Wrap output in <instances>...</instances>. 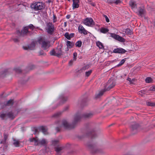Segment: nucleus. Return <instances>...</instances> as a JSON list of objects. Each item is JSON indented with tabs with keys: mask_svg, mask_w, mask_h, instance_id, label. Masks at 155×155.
I'll return each mask as SVG.
<instances>
[{
	"mask_svg": "<svg viewBox=\"0 0 155 155\" xmlns=\"http://www.w3.org/2000/svg\"><path fill=\"white\" fill-rule=\"evenodd\" d=\"M94 115V113L93 112H90L83 114L80 113H77L74 116L73 121L71 124H69L66 120H63L61 122H60L62 124L59 127H57L56 128V130L57 132H58L60 130V128L62 127L68 129L72 128L74 127L75 124L80 120L81 118H90L92 117Z\"/></svg>",
	"mask_w": 155,
	"mask_h": 155,
	"instance_id": "1",
	"label": "nucleus"
},
{
	"mask_svg": "<svg viewBox=\"0 0 155 155\" xmlns=\"http://www.w3.org/2000/svg\"><path fill=\"white\" fill-rule=\"evenodd\" d=\"M115 81L113 79L109 80L106 86H104V89L100 91L99 93L96 94L95 95V97L97 98L102 96L104 92L106 91H109L113 87L115 86Z\"/></svg>",
	"mask_w": 155,
	"mask_h": 155,
	"instance_id": "2",
	"label": "nucleus"
},
{
	"mask_svg": "<svg viewBox=\"0 0 155 155\" xmlns=\"http://www.w3.org/2000/svg\"><path fill=\"white\" fill-rule=\"evenodd\" d=\"M38 42L41 45V48L43 50H46L50 47V42L43 38L39 39Z\"/></svg>",
	"mask_w": 155,
	"mask_h": 155,
	"instance_id": "3",
	"label": "nucleus"
},
{
	"mask_svg": "<svg viewBox=\"0 0 155 155\" xmlns=\"http://www.w3.org/2000/svg\"><path fill=\"white\" fill-rule=\"evenodd\" d=\"M44 4L41 2H36L31 5V8L35 11H38L44 8Z\"/></svg>",
	"mask_w": 155,
	"mask_h": 155,
	"instance_id": "4",
	"label": "nucleus"
},
{
	"mask_svg": "<svg viewBox=\"0 0 155 155\" xmlns=\"http://www.w3.org/2000/svg\"><path fill=\"white\" fill-rule=\"evenodd\" d=\"M87 147L91 150V152L93 153H101L102 152V150L100 149H99L96 147L95 144L91 143L90 144L88 143L87 144Z\"/></svg>",
	"mask_w": 155,
	"mask_h": 155,
	"instance_id": "5",
	"label": "nucleus"
},
{
	"mask_svg": "<svg viewBox=\"0 0 155 155\" xmlns=\"http://www.w3.org/2000/svg\"><path fill=\"white\" fill-rule=\"evenodd\" d=\"M29 140L30 142H33L34 144L35 145H37L39 143L41 145H44L47 143L46 140L44 139H43L40 141L37 138H30Z\"/></svg>",
	"mask_w": 155,
	"mask_h": 155,
	"instance_id": "6",
	"label": "nucleus"
},
{
	"mask_svg": "<svg viewBox=\"0 0 155 155\" xmlns=\"http://www.w3.org/2000/svg\"><path fill=\"white\" fill-rule=\"evenodd\" d=\"M51 55L59 57L62 55V52L61 48H57L55 49H53L50 52Z\"/></svg>",
	"mask_w": 155,
	"mask_h": 155,
	"instance_id": "7",
	"label": "nucleus"
},
{
	"mask_svg": "<svg viewBox=\"0 0 155 155\" xmlns=\"http://www.w3.org/2000/svg\"><path fill=\"white\" fill-rule=\"evenodd\" d=\"M47 31L48 33L52 34L54 31V27L51 22H49L47 24Z\"/></svg>",
	"mask_w": 155,
	"mask_h": 155,
	"instance_id": "8",
	"label": "nucleus"
},
{
	"mask_svg": "<svg viewBox=\"0 0 155 155\" xmlns=\"http://www.w3.org/2000/svg\"><path fill=\"white\" fill-rule=\"evenodd\" d=\"M84 23L85 25L90 26H92L94 25V22L91 18H86L84 21Z\"/></svg>",
	"mask_w": 155,
	"mask_h": 155,
	"instance_id": "9",
	"label": "nucleus"
},
{
	"mask_svg": "<svg viewBox=\"0 0 155 155\" xmlns=\"http://www.w3.org/2000/svg\"><path fill=\"white\" fill-rule=\"evenodd\" d=\"M17 33H20V35L22 36H24L28 34H30V31H28V27H25L22 30L21 32L19 31H17Z\"/></svg>",
	"mask_w": 155,
	"mask_h": 155,
	"instance_id": "10",
	"label": "nucleus"
},
{
	"mask_svg": "<svg viewBox=\"0 0 155 155\" xmlns=\"http://www.w3.org/2000/svg\"><path fill=\"white\" fill-rule=\"evenodd\" d=\"M35 46V43L34 42H32L28 46H23V48L25 50H32L34 49Z\"/></svg>",
	"mask_w": 155,
	"mask_h": 155,
	"instance_id": "11",
	"label": "nucleus"
},
{
	"mask_svg": "<svg viewBox=\"0 0 155 155\" xmlns=\"http://www.w3.org/2000/svg\"><path fill=\"white\" fill-rule=\"evenodd\" d=\"M145 7L141 6L139 8L138 10V14L139 16L142 17L144 15Z\"/></svg>",
	"mask_w": 155,
	"mask_h": 155,
	"instance_id": "12",
	"label": "nucleus"
},
{
	"mask_svg": "<svg viewBox=\"0 0 155 155\" xmlns=\"http://www.w3.org/2000/svg\"><path fill=\"white\" fill-rule=\"evenodd\" d=\"M127 51L122 48H117L114 49L113 51L114 53L124 54Z\"/></svg>",
	"mask_w": 155,
	"mask_h": 155,
	"instance_id": "13",
	"label": "nucleus"
},
{
	"mask_svg": "<svg viewBox=\"0 0 155 155\" xmlns=\"http://www.w3.org/2000/svg\"><path fill=\"white\" fill-rule=\"evenodd\" d=\"M79 31L81 33H83L84 35L87 34V31L81 25H79L78 28Z\"/></svg>",
	"mask_w": 155,
	"mask_h": 155,
	"instance_id": "14",
	"label": "nucleus"
},
{
	"mask_svg": "<svg viewBox=\"0 0 155 155\" xmlns=\"http://www.w3.org/2000/svg\"><path fill=\"white\" fill-rule=\"evenodd\" d=\"M39 128L44 134L47 135L48 134V129L46 126H42L40 127Z\"/></svg>",
	"mask_w": 155,
	"mask_h": 155,
	"instance_id": "15",
	"label": "nucleus"
},
{
	"mask_svg": "<svg viewBox=\"0 0 155 155\" xmlns=\"http://www.w3.org/2000/svg\"><path fill=\"white\" fill-rule=\"evenodd\" d=\"M73 9H74L76 8H78L79 6L78 4V3L79 2V0H73Z\"/></svg>",
	"mask_w": 155,
	"mask_h": 155,
	"instance_id": "16",
	"label": "nucleus"
},
{
	"mask_svg": "<svg viewBox=\"0 0 155 155\" xmlns=\"http://www.w3.org/2000/svg\"><path fill=\"white\" fill-rule=\"evenodd\" d=\"M64 36L67 39L70 40L72 37H73L74 36V34L73 33H71L70 34L68 32L66 33L64 35Z\"/></svg>",
	"mask_w": 155,
	"mask_h": 155,
	"instance_id": "17",
	"label": "nucleus"
},
{
	"mask_svg": "<svg viewBox=\"0 0 155 155\" xmlns=\"http://www.w3.org/2000/svg\"><path fill=\"white\" fill-rule=\"evenodd\" d=\"M13 104V101L12 100H10L4 103L5 107L6 106H12Z\"/></svg>",
	"mask_w": 155,
	"mask_h": 155,
	"instance_id": "18",
	"label": "nucleus"
},
{
	"mask_svg": "<svg viewBox=\"0 0 155 155\" xmlns=\"http://www.w3.org/2000/svg\"><path fill=\"white\" fill-rule=\"evenodd\" d=\"M8 135L7 134L4 133L3 139L1 140V143L2 144L5 143L6 142V140L8 138Z\"/></svg>",
	"mask_w": 155,
	"mask_h": 155,
	"instance_id": "19",
	"label": "nucleus"
},
{
	"mask_svg": "<svg viewBox=\"0 0 155 155\" xmlns=\"http://www.w3.org/2000/svg\"><path fill=\"white\" fill-rule=\"evenodd\" d=\"M138 127V125L135 122H133L131 125V128L132 130H136Z\"/></svg>",
	"mask_w": 155,
	"mask_h": 155,
	"instance_id": "20",
	"label": "nucleus"
},
{
	"mask_svg": "<svg viewBox=\"0 0 155 155\" xmlns=\"http://www.w3.org/2000/svg\"><path fill=\"white\" fill-rule=\"evenodd\" d=\"M0 117L1 118L2 120L7 119V113H0Z\"/></svg>",
	"mask_w": 155,
	"mask_h": 155,
	"instance_id": "21",
	"label": "nucleus"
},
{
	"mask_svg": "<svg viewBox=\"0 0 155 155\" xmlns=\"http://www.w3.org/2000/svg\"><path fill=\"white\" fill-rule=\"evenodd\" d=\"M74 45V44L73 42L68 41H67L66 45L69 48H71Z\"/></svg>",
	"mask_w": 155,
	"mask_h": 155,
	"instance_id": "22",
	"label": "nucleus"
},
{
	"mask_svg": "<svg viewBox=\"0 0 155 155\" xmlns=\"http://www.w3.org/2000/svg\"><path fill=\"white\" fill-rule=\"evenodd\" d=\"M127 80L129 81L130 84H134L136 82V80L134 78H128Z\"/></svg>",
	"mask_w": 155,
	"mask_h": 155,
	"instance_id": "23",
	"label": "nucleus"
},
{
	"mask_svg": "<svg viewBox=\"0 0 155 155\" xmlns=\"http://www.w3.org/2000/svg\"><path fill=\"white\" fill-rule=\"evenodd\" d=\"M96 45L100 49H103L104 48L103 44L99 41H98L96 42Z\"/></svg>",
	"mask_w": 155,
	"mask_h": 155,
	"instance_id": "24",
	"label": "nucleus"
},
{
	"mask_svg": "<svg viewBox=\"0 0 155 155\" xmlns=\"http://www.w3.org/2000/svg\"><path fill=\"white\" fill-rule=\"evenodd\" d=\"M153 82V80L151 77H148L146 78V83H152Z\"/></svg>",
	"mask_w": 155,
	"mask_h": 155,
	"instance_id": "25",
	"label": "nucleus"
},
{
	"mask_svg": "<svg viewBox=\"0 0 155 155\" xmlns=\"http://www.w3.org/2000/svg\"><path fill=\"white\" fill-rule=\"evenodd\" d=\"M7 118H8L13 119L14 117L13 113L12 112H9L7 113Z\"/></svg>",
	"mask_w": 155,
	"mask_h": 155,
	"instance_id": "26",
	"label": "nucleus"
},
{
	"mask_svg": "<svg viewBox=\"0 0 155 155\" xmlns=\"http://www.w3.org/2000/svg\"><path fill=\"white\" fill-rule=\"evenodd\" d=\"M119 41L124 42L125 41V39L123 38L122 37L118 35L117 38L116 40Z\"/></svg>",
	"mask_w": 155,
	"mask_h": 155,
	"instance_id": "27",
	"label": "nucleus"
},
{
	"mask_svg": "<svg viewBox=\"0 0 155 155\" xmlns=\"http://www.w3.org/2000/svg\"><path fill=\"white\" fill-rule=\"evenodd\" d=\"M129 5L131 7L132 9L136 7V4L135 2L133 1H130V2Z\"/></svg>",
	"mask_w": 155,
	"mask_h": 155,
	"instance_id": "28",
	"label": "nucleus"
},
{
	"mask_svg": "<svg viewBox=\"0 0 155 155\" xmlns=\"http://www.w3.org/2000/svg\"><path fill=\"white\" fill-rule=\"evenodd\" d=\"M100 32L103 33H106L109 31V30L107 28H102L100 29Z\"/></svg>",
	"mask_w": 155,
	"mask_h": 155,
	"instance_id": "29",
	"label": "nucleus"
},
{
	"mask_svg": "<svg viewBox=\"0 0 155 155\" xmlns=\"http://www.w3.org/2000/svg\"><path fill=\"white\" fill-rule=\"evenodd\" d=\"M147 104L148 106L155 107V102H152L150 101H147Z\"/></svg>",
	"mask_w": 155,
	"mask_h": 155,
	"instance_id": "30",
	"label": "nucleus"
},
{
	"mask_svg": "<svg viewBox=\"0 0 155 155\" xmlns=\"http://www.w3.org/2000/svg\"><path fill=\"white\" fill-rule=\"evenodd\" d=\"M13 144L16 147L18 146V145L19 144V142L18 140H16V139H13Z\"/></svg>",
	"mask_w": 155,
	"mask_h": 155,
	"instance_id": "31",
	"label": "nucleus"
},
{
	"mask_svg": "<svg viewBox=\"0 0 155 155\" xmlns=\"http://www.w3.org/2000/svg\"><path fill=\"white\" fill-rule=\"evenodd\" d=\"M125 32L126 34L131 35L132 34L131 30L129 28H127L125 30Z\"/></svg>",
	"mask_w": 155,
	"mask_h": 155,
	"instance_id": "32",
	"label": "nucleus"
},
{
	"mask_svg": "<svg viewBox=\"0 0 155 155\" xmlns=\"http://www.w3.org/2000/svg\"><path fill=\"white\" fill-rule=\"evenodd\" d=\"M75 45L76 47H80L82 45L81 41H78L76 42Z\"/></svg>",
	"mask_w": 155,
	"mask_h": 155,
	"instance_id": "33",
	"label": "nucleus"
},
{
	"mask_svg": "<svg viewBox=\"0 0 155 155\" xmlns=\"http://www.w3.org/2000/svg\"><path fill=\"white\" fill-rule=\"evenodd\" d=\"M147 92L150 91H155V86L150 87L149 89L147 88Z\"/></svg>",
	"mask_w": 155,
	"mask_h": 155,
	"instance_id": "34",
	"label": "nucleus"
},
{
	"mask_svg": "<svg viewBox=\"0 0 155 155\" xmlns=\"http://www.w3.org/2000/svg\"><path fill=\"white\" fill-rule=\"evenodd\" d=\"M63 148L62 147H57L55 148V150L58 153Z\"/></svg>",
	"mask_w": 155,
	"mask_h": 155,
	"instance_id": "35",
	"label": "nucleus"
},
{
	"mask_svg": "<svg viewBox=\"0 0 155 155\" xmlns=\"http://www.w3.org/2000/svg\"><path fill=\"white\" fill-rule=\"evenodd\" d=\"M126 60V58L124 59L121 60L120 63L117 65V66H120L122 65L124 63Z\"/></svg>",
	"mask_w": 155,
	"mask_h": 155,
	"instance_id": "36",
	"label": "nucleus"
},
{
	"mask_svg": "<svg viewBox=\"0 0 155 155\" xmlns=\"http://www.w3.org/2000/svg\"><path fill=\"white\" fill-rule=\"evenodd\" d=\"M145 91L144 90L141 91H139L138 92V94L141 96H144L145 94Z\"/></svg>",
	"mask_w": 155,
	"mask_h": 155,
	"instance_id": "37",
	"label": "nucleus"
},
{
	"mask_svg": "<svg viewBox=\"0 0 155 155\" xmlns=\"http://www.w3.org/2000/svg\"><path fill=\"white\" fill-rule=\"evenodd\" d=\"M118 35L114 33H111L110 34V36L116 40L117 38Z\"/></svg>",
	"mask_w": 155,
	"mask_h": 155,
	"instance_id": "38",
	"label": "nucleus"
},
{
	"mask_svg": "<svg viewBox=\"0 0 155 155\" xmlns=\"http://www.w3.org/2000/svg\"><path fill=\"white\" fill-rule=\"evenodd\" d=\"M58 140H54L52 141V144L54 146L56 145L58 143Z\"/></svg>",
	"mask_w": 155,
	"mask_h": 155,
	"instance_id": "39",
	"label": "nucleus"
},
{
	"mask_svg": "<svg viewBox=\"0 0 155 155\" xmlns=\"http://www.w3.org/2000/svg\"><path fill=\"white\" fill-rule=\"evenodd\" d=\"M62 112H58L55 113L54 115V117H57L59 116L61 114Z\"/></svg>",
	"mask_w": 155,
	"mask_h": 155,
	"instance_id": "40",
	"label": "nucleus"
},
{
	"mask_svg": "<svg viewBox=\"0 0 155 155\" xmlns=\"http://www.w3.org/2000/svg\"><path fill=\"white\" fill-rule=\"evenodd\" d=\"M88 68V66H86L84 67L82 69H81L80 70H78V71L79 72H81L83 70H85L87 68Z\"/></svg>",
	"mask_w": 155,
	"mask_h": 155,
	"instance_id": "41",
	"label": "nucleus"
},
{
	"mask_svg": "<svg viewBox=\"0 0 155 155\" xmlns=\"http://www.w3.org/2000/svg\"><path fill=\"white\" fill-rule=\"evenodd\" d=\"M28 27V29L30 28L32 30H33L35 28L34 26L32 24H30L28 26H27Z\"/></svg>",
	"mask_w": 155,
	"mask_h": 155,
	"instance_id": "42",
	"label": "nucleus"
},
{
	"mask_svg": "<svg viewBox=\"0 0 155 155\" xmlns=\"http://www.w3.org/2000/svg\"><path fill=\"white\" fill-rule=\"evenodd\" d=\"M91 72H92V71L91 70H90V71H88L87 72H85L86 75L88 77L91 74Z\"/></svg>",
	"mask_w": 155,
	"mask_h": 155,
	"instance_id": "43",
	"label": "nucleus"
},
{
	"mask_svg": "<svg viewBox=\"0 0 155 155\" xmlns=\"http://www.w3.org/2000/svg\"><path fill=\"white\" fill-rule=\"evenodd\" d=\"M121 2V1L120 0H114V3L116 5L120 3Z\"/></svg>",
	"mask_w": 155,
	"mask_h": 155,
	"instance_id": "44",
	"label": "nucleus"
},
{
	"mask_svg": "<svg viewBox=\"0 0 155 155\" xmlns=\"http://www.w3.org/2000/svg\"><path fill=\"white\" fill-rule=\"evenodd\" d=\"M73 60L75 61L76 59V57L77 55V53L76 52H74L73 53Z\"/></svg>",
	"mask_w": 155,
	"mask_h": 155,
	"instance_id": "45",
	"label": "nucleus"
},
{
	"mask_svg": "<svg viewBox=\"0 0 155 155\" xmlns=\"http://www.w3.org/2000/svg\"><path fill=\"white\" fill-rule=\"evenodd\" d=\"M103 16L105 18L106 21L107 22H109V20L107 15H103Z\"/></svg>",
	"mask_w": 155,
	"mask_h": 155,
	"instance_id": "46",
	"label": "nucleus"
},
{
	"mask_svg": "<svg viewBox=\"0 0 155 155\" xmlns=\"http://www.w3.org/2000/svg\"><path fill=\"white\" fill-rule=\"evenodd\" d=\"M15 71L17 73H20L21 71V70L19 68H16L15 69Z\"/></svg>",
	"mask_w": 155,
	"mask_h": 155,
	"instance_id": "47",
	"label": "nucleus"
},
{
	"mask_svg": "<svg viewBox=\"0 0 155 155\" xmlns=\"http://www.w3.org/2000/svg\"><path fill=\"white\" fill-rule=\"evenodd\" d=\"M107 2L109 4L114 3V0H107Z\"/></svg>",
	"mask_w": 155,
	"mask_h": 155,
	"instance_id": "48",
	"label": "nucleus"
},
{
	"mask_svg": "<svg viewBox=\"0 0 155 155\" xmlns=\"http://www.w3.org/2000/svg\"><path fill=\"white\" fill-rule=\"evenodd\" d=\"M13 40L15 42H18L19 41V40L16 38H14L13 39Z\"/></svg>",
	"mask_w": 155,
	"mask_h": 155,
	"instance_id": "49",
	"label": "nucleus"
},
{
	"mask_svg": "<svg viewBox=\"0 0 155 155\" xmlns=\"http://www.w3.org/2000/svg\"><path fill=\"white\" fill-rule=\"evenodd\" d=\"M88 3L93 6L94 7L95 6V4L94 2H89Z\"/></svg>",
	"mask_w": 155,
	"mask_h": 155,
	"instance_id": "50",
	"label": "nucleus"
},
{
	"mask_svg": "<svg viewBox=\"0 0 155 155\" xmlns=\"http://www.w3.org/2000/svg\"><path fill=\"white\" fill-rule=\"evenodd\" d=\"M150 22L151 24V27H154L155 26V23L154 22H151L150 21Z\"/></svg>",
	"mask_w": 155,
	"mask_h": 155,
	"instance_id": "51",
	"label": "nucleus"
},
{
	"mask_svg": "<svg viewBox=\"0 0 155 155\" xmlns=\"http://www.w3.org/2000/svg\"><path fill=\"white\" fill-rule=\"evenodd\" d=\"M53 18H54L53 22H55L57 20H56V16L54 15H53Z\"/></svg>",
	"mask_w": 155,
	"mask_h": 155,
	"instance_id": "52",
	"label": "nucleus"
},
{
	"mask_svg": "<svg viewBox=\"0 0 155 155\" xmlns=\"http://www.w3.org/2000/svg\"><path fill=\"white\" fill-rule=\"evenodd\" d=\"M68 99V97H64L63 98V101H67V100Z\"/></svg>",
	"mask_w": 155,
	"mask_h": 155,
	"instance_id": "53",
	"label": "nucleus"
},
{
	"mask_svg": "<svg viewBox=\"0 0 155 155\" xmlns=\"http://www.w3.org/2000/svg\"><path fill=\"white\" fill-rule=\"evenodd\" d=\"M5 107L4 105H3L2 104H0V109L3 108Z\"/></svg>",
	"mask_w": 155,
	"mask_h": 155,
	"instance_id": "54",
	"label": "nucleus"
},
{
	"mask_svg": "<svg viewBox=\"0 0 155 155\" xmlns=\"http://www.w3.org/2000/svg\"><path fill=\"white\" fill-rule=\"evenodd\" d=\"M70 15H67V16H66V18L68 19H69L70 17Z\"/></svg>",
	"mask_w": 155,
	"mask_h": 155,
	"instance_id": "55",
	"label": "nucleus"
},
{
	"mask_svg": "<svg viewBox=\"0 0 155 155\" xmlns=\"http://www.w3.org/2000/svg\"><path fill=\"white\" fill-rule=\"evenodd\" d=\"M67 26V23L66 22H64V26L66 27Z\"/></svg>",
	"mask_w": 155,
	"mask_h": 155,
	"instance_id": "56",
	"label": "nucleus"
},
{
	"mask_svg": "<svg viewBox=\"0 0 155 155\" xmlns=\"http://www.w3.org/2000/svg\"><path fill=\"white\" fill-rule=\"evenodd\" d=\"M48 2L50 3L51 2V0H48Z\"/></svg>",
	"mask_w": 155,
	"mask_h": 155,
	"instance_id": "57",
	"label": "nucleus"
},
{
	"mask_svg": "<svg viewBox=\"0 0 155 155\" xmlns=\"http://www.w3.org/2000/svg\"><path fill=\"white\" fill-rule=\"evenodd\" d=\"M68 108V107H65V110H67Z\"/></svg>",
	"mask_w": 155,
	"mask_h": 155,
	"instance_id": "58",
	"label": "nucleus"
},
{
	"mask_svg": "<svg viewBox=\"0 0 155 155\" xmlns=\"http://www.w3.org/2000/svg\"><path fill=\"white\" fill-rule=\"evenodd\" d=\"M91 136H92L93 135V134L91 133Z\"/></svg>",
	"mask_w": 155,
	"mask_h": 155,
	"instance_id": "59",
	"label": "nucleus"
},
{
	"mask_svg": "<svg viewBox=\"0 0 155 155\" xmlns=\"http://www.w3.org/2000/svg\"><path fill=\"white\" fill-rule=\"evenodd\" d=\"M88 3L89 2H91V1H90V0L88 1Z\"/></svg>",
	"mask_w": 155,
	"mask_h": 155,
	"instance_id": "60",
	"label": "nucleus"
},
{
	"mask_svg": "<svg viewBox=\"0 0 155 155\" xmlns=\"http://www.w3.org/2000/svg\"><path fill=\"white\" fill-rule=\"evenodd\" d=\"M31 66L32 67H34V66L33 65H32Z\"/></svg>",
	"mask_w": 155,
	"mask_h": 155,
	"instance_id": "61",
	"label": "nucleus"
},
{
	"mask_svg": "<svg viewBox=\"0 0 155 155\" xmlns=\"http://www.w3.org/2000/svg\"><path fill=\"white\" fill-rule=\"evenodd\" d=\"M30 68V69H33V68Z\"/></svg>",
	"mask_w": 155,
	"mask_h": 155,
	"instance_id": "62",
	"label": "nucleus"
},
{
	"mask_svg": "<svg viewBox=\"0 0 155 155\" xmlns=\"http://www.w3.org/2000/svg\"><path fill=\"white\" fill-rule=\"evenodd\" d=\"M112 125L111 124L110 125H109V126H111Z\"/></svg>",
	"mask_w": 155,
	"mask_h": 155,
	"instance_id": "63",
	"label": "nucleus"
},
{
	"mask_svg": "<svg viewBox=\"0 0 155 155\" xmlns=\"http://www.w3.org/2000/svg\"><path fill=\"white\" fill-rule=\"evenodd\" d=\"M2 155H5V154H2Z\"/></svg>",
	"mask_w": 155,
	"mask_h": 155,
	"instance_id": "64",
	"label": "nucleus"
}]
</instances>
